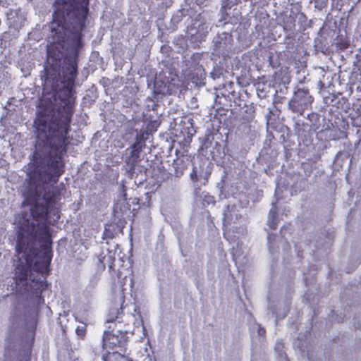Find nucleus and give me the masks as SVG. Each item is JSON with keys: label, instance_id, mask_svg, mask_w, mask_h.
I'll use <instances>...</instances> for the list:
<instances>
[{"label": "nucleus", "instance_id": "nucleus-1", "mask_svg": "<svg viewBox=\"0 0 361 361\" xmlns=\"http://www.w3.org/2000/svg\"><path fill=\"white\" fill-rule=\"evenodd\" d=\"M25 205L24 207L25 208ZM30 212L16 217L18 226V240L15 279L20 288L41 290L44 283L35 274H47L51 259L50 250L51 235L49 226L59 219L58 213L51 217V212L42 204L37 202L29 207Z\"/></svg>", "mask_w": 361, "mask_h": 361}, {"label": "nucleus", "instance_id": "nucleus-2", "mask_svg": "<svg viewBox=\"0 0 361 361\" xmlns=\"http://www.w3.org/2000/svg\"><path fill=\"white\" fill-rule=\"evenodd\" d=\"M56 11L53 15L51 31L59 38L73 35V46L80 45V34L88 12V0H56Z\"/></svg>", "mask_w": 361, "mask_h": 361}, {"label": "nucleus", "instance_id": "nucleus-3", "mask_svg": "<svg viewBox=\"0 0 361 361\" xmlns=\"http://www.w3.org/2000/svg\"><path fill=\"white\" fill-rule=\"evenodd\" d=\"M48 166L49 170L48 173H42L39 169H37L28 173L30 180V185L35 186L36 193L38 197L41 196L40 194H38V190H40L45 183L51 181L56 183L58 178L63 173V163L61 156L56 155L54 158L51 159Z\"/></svg>", "mask_w": 361, "mask_h": 361}, {"label": "nucleus", "instance_id": "nucleus-4", "mask_svg": "<svg viewBox=\"0 0 361 361\" xmlns=\"http://www.w3.org/2000/svg\"><path fill=\"white\" fill-rule=\"evenodd\" d=\"M68 122L69 121H67L66 123L58 127V129L56 130L54 123H47L44 116H38L35 121L38 140H42L44 143L51 142L54 137L63 140L68 133Z\"/></svg>", "mask_w": 361, "mask_h": 361}, {"label": "nucleus", "instance_id": "nucleus-5", "mask_svg": "<svg viewBox=\"0 0 361 361\" xmlns=\"http://www.w3.org/2000/svg\"><path fill=\"white\" fill-rule=\"evenodd\" d=\"M68 75L67 77V84L64 89L59 93V97L64 101L66 105H71L73 102V87L74 80L76 76V66L75 64H71L68 68Z\"/></svg>", "mask_w": 361, "mask_h": 361}, {"label": "nucleus", "instance_id": "nucleus-6", "mask_svg": "<svg viewBox=\"0 0 361 361\" xmlns=\"http://www.w3.org/2000/svg\"><path fill=\"white\" fill-rule=\"evenodd\" d=\"M311 102L312 100L307 92L299 90L294 94L290 101L289 106L293 111L301 114Z\"/></svg>", "mask_w": 361, "mask_h": 361}, {"label": "nucleus", "instance_id": "nucleus-7", "mask_svg": "<svg viewBox=\"0 0 361 361\" xmlns=\"http://www.w3.org/2000/svg\"><path fill=\"white\" fill-rule=\"evenodd\" d=\"M6 15L11 26L20 27L23 25L25 18L20 10H10Z\"/></svg>", "mask_w": 361, "mask_h": 361}, {"label": "nucleus", "instance_id": "nucleus-8", "mask_svg": "<svg viewBox=\"0 0 361 361\" xmlns=\"http://www.w3.org/2000/svg\"><path fill=\"white\" fill-rule=\"evenodd\" d=\"M120 345V341L117 336L114 334H106L103 338V346L106 348L113 349L116 345Z\"/></svg>", "mask_w": 361, "mask_h": 361}, {"label": "nucleus", "instance_id": "nucleus-9", "mask_svg": "<svg viewBox=\"0 0 361 361\" xmlns=\"http://www.w3.org/2000/svg\"><path fill=\"white\" fill-rule=\"evenodd\" d=\"M155 88L156 91L159 94H171L173 91V87L171 84L164 85L163 87L159 86V81L157 80L155 81Z\"/></svg>", "mask_w": 361, "mask_h": 361}, {"label": "nucleus", "instance_id": "nucleus-10", "mask_svg": "<svg viewBox=\"0 0 361 361\" xmlns=\"http://www.w3.org/2000/svg\"><path fill=\"white\" fill-rule=\"evenodd\" d=\"M76 333L80 336H83L85 333V328L84 326L78 327L76 329Z\"/></svg>", "mask_w": 361, "mask_h": 361}, {"label": "nucleus", "instance_id": "nucleus-11", "mask_svg": "<svg viewBox=\"0 0 361 361\" xmlns=\"http://www.w3.org/2000/svg\"><path fill=\"white\" fill-rule=\"evenodd\" d=\"M190 177L193 180H197V173L195 168L193 169L192 171L190 173Z\"/></svg>", "mask_w": 361, "mask_h": 361}, {"label": "nucleus", "instance_id": "nucleus-12", "mask_svg": "<svg viewBox=\"0 0 361 361\" xmlns=\"http://www.w3.org/2000/svg\"><path fill=\"white\" fill-rule=\"evenodd\" d=\"M131 154L132 157L135 159H137L139 157V152L137 149H133Z\"/></svg>", "mask_w": 361, "mask_h": 361}, {"label": "nucleus", "instance_id": "nucleus-13", "mask_svg": "<svg viewBox=\"0 0 361 361\" xmlns=\"http://www.w3.org/2000/svg\"><path fill=\"white\" fill-rule=\"evenodd\" d=\"M270 227L273 229L276 228V224H271Z\"/></svg>", "mask_w": 361, "mask_h": 361}, {"label": "nucleus", "instance_id": "nucleus-14", "mask_svg": "<svg viewBox=\"0 0 361 361\" xmlns=\"http://www.w3.org/2000/svg\"><path fill=\"white\" fill-rule=\"evenodd\" d=\"M264 333H265V330H264V329H261V330L259 331V334H264Z\"/></svg>", "mask_w": 361, "mask_h": 361}, {"label": "nucleus", "instance_id": "nucleus-15", "mask_svg": "<svg viewBox=\"0 0 361 361\" xmlns=\"http://www.w3.org/2000/svg\"><path fill=\"white\" fill-rule=\"evenodd\" d=\"M275 213L272 209L270 211V214Z\"/></svg>", "mask_w": 361, "mask_h": 361}, {"label": "nucleus", "instance_id": "nucleus-16", "mask_svg": "<svg viewBox=\"0 0 361 361\" xmlns=\"http://www.w3.org/2000/svg\"><path fill=\"white\" fill-rule=\"evenodd\" d=\"M279 189V188H276V192H278Z\"/></svg>", "mask_w": 361, "mask_h": 361}]
</instances>
